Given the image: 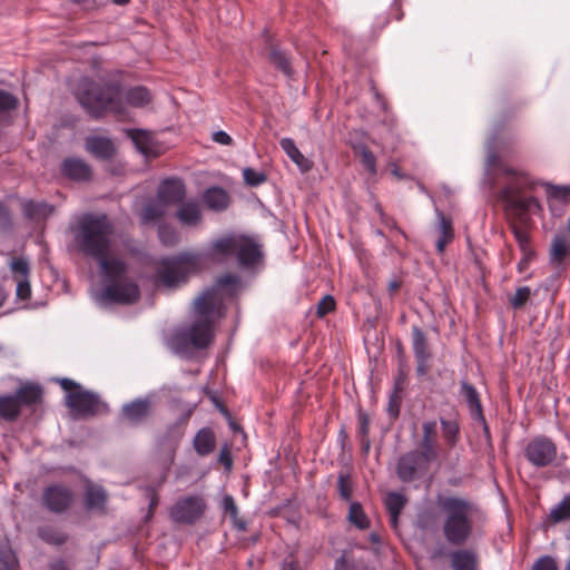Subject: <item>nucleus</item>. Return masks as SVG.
Here are the masks:
<instances>
[{
	"instance_id": "obj_1",
	"label": "nucleus",
	"mask_w": 570,
	"mask_h": 570,
	"mask_svg": "<svg viewBox=\"0 0 570 570\" xmlns=\"http://www.w3.org/2000/svg\"><path fill=\"white\" fill-rule=\"evenodd\" d=\"M112 226L106 215L85 214L78 223L75 242L87 256L98 262L106 282L102 291L92 295L101 306L112 303L132 304L138 301V285L127 277V264L116 256L111 243Z\"/></svg>"
},
{
	"instance_id": "obj_2",
	"label": "nucleus",
	"mask_w": 570,
	"mask_h": 570,
	"mask_svg": "<svg viewBox=\"0 0 570 570\" xmlns=\"http://www.w3.org/2000/svg\"><path fill=\"white\" fill-rule=\"evenodd\" d=\"M498 153H504V144L492 136L487 141L483 185L489 189L500 186L499 198L514 219L511 229L520 250L533 249L527 227L530 216L540 214L542 207L535 197L528 196L525 193L532 190L537 183L525 171L504 164Z\"/></svg>"
},
{
	"instance_id": "obj_3",
	"label": "nucleus",
	"mask_w": 570,
	"mask_h": 570,
	"mask_svg": "<svg viewBox=\"0 0 570 570\" xmlns=\"http://www.w3.org/2000/svg\"><path fill=\"white\" fill-rule=\"evenodd\" d=\"M238 282L237 275L226 274L194 301L193 323L174 337L176 353L185 354L189 347L205 348L213 342L215 322L224 316V299L234 295Z\"/></svg>"
},
{
	"instance_id": "obj_4",
	"label": "nucleus",
	"mask_w": 570,
	"mask_h": 570,
	"mask_svg": "<svg viewBox=\"0 0 570 570\" xmlns=\"http://www.w3.org/2000/svg\"><path fill=\"white\" fill-rule=\"evenodd\" d=\"M76 97L92 118H100L106 111L121 115L126 107L142 108L151 101V94L144 86L129 87L124 90L114 83L100 87L86 77L79 80Z\"/></svg>"
},
{
	"instance_id": "obj_5",
	"label": "nucleus",
	"mask_w": 570,
	"mask_h": 570,
	"mask_svg": "<svg viewBox=\"0 0 570 570\" xmlns=\"http://www.w3.org/2000/svg\"><path fill=\"white\" fill-rule=\"evenodd\" d=\"M236 237L237 234H229L213 240L205 254L183 252L161 258L158 263L156 281L166 288H174L186 283L191 274L203 268L206 257L220 259L234 255Z\"/></svg>"
},
{
	"instance_id": "obj_6",
	"label": "nucleus",
	"mask_w": 570,
	"mask_h": 570,
	"mask_svg": "<svg viewBox=\"0 0 570 570\" xmlns=\"http://www.w3.org/2000/svg\"><path fill=\"white\" fill-rule=\"evenodd\" d=\"M436 505L443 515L442 533L445 541L451 546L464 544L473 533L478 505L456 495H438Z\"/></svg>"
},
{
	"instance_id": "obj_7",
	"label": "nucleus",
	"mask_w": 570,
	"mask_h": 570,
	"mask_svg": "<svg viewBox=\"0 0 570 570\" xmlns=\"http://www.w3.org/2000/svg\"><path fill=\"white\" fill-rule=\"evenodd\" d=\"M62 390L66 392V404L75 416H90L104 412L106 404L87 390H83L78 383L70 379H57Z\"/></svg>"
},
{
	"instance_id": "obj_8",
	"label": "nucleus",
	"mask_w": 570,
	"mask_h": 570,
	"mask_svg": "<svg viewBox=\"0 0 570 570\" xmlns=\"http://www.w3.org/2000/svg\"><path fill=\"white\" fill-rule=\"evenodd\" d=\"M205 508V501L200 495H189L174 504L170 517L175 522L191 524L203 515Z\"/></svg>"
},
{
	"instance_id": "obj_9",
	"label": "nucleus",
	"mask_w": 570,
	"mask_h": 570,
	"mask_svg": "<svg viewBox=\"0 0 570 570\" xmlns=\"http://www.w3.org/2000/svg\"><path fill=\"white\" fill-rule=\"evenodd\" d=\"M434 460V458L424 455L422 452L411 451L399 459L397 476L404 482H410L419 474L424 473Z\"/></svg>"
},
{
	"instance_id": "obj_10",
	"label": "nucleus",
	"mask_w": 570,
	"mask_h": 570,
	"mask_svg": "<svg viewBox=\"0 0 570 570\" xmlns=\"http://www.w3.org/2000/svg\"><path fill=\"white\" fill-rule=\"evenodd\" d=\"M72 501V491L69 488L59 484L46 488L41 497L42 505L47 510L58 514L67 511Z\"/></svg>"
},
{
	"instance_id": "obj_11",
	"label": "nucleus",
	"mask_w": 570,
	"mask_h": 570,
	"mask_svg": "<svg viewBox=\"0 0 570 570\" xmlns=\"http://www.w3.org/2000/svg\"><path fill=\"white\" fill-rule=\"evenodd\" d=\"M237 263L243 268H253L262 259L261 245L253 238L237 234L235 254Z\"/></svg>"
},
{
	"instance_id": "obj_12",
	"label": "nucleus",
	"mask_w": 570,
	"mask_h": 570,
	"mask_svg": "<svg viewBox=\"0 0 570 570\" xmlns=\"http://www.w3.org/2000/svg\"><path fill=\"white\" fill-rule=\"evenodd\" d=\"M557 455V449L552 441L546 438H537L525 448L527 459L535 466L550 464Z\"/></svg>"
},
{
	"instance_id": "obj_13",
	"label": "nucleus",
	"mask_w": 570,
	"mask_h": 570,
	"mask_svg": "<svg viewBox=\"0 0 570 570\" xmlns=\"http://www.w3.org/2000/svg\"><path fill=\"white\" fill-rule=\"evenodd\" d=\"M10 269L13 279L17 283V298L23 302L28 301L31 295V287L29 283V262L23 257L13 258L10 263Z\"/></svg>"
},
{
	"instance_id": "obj_14",
	"label": "nucleus",
	"mask_w": 570,
	"mask_h": 570,
	"mask_svg": "<svg viewBox=\"0 0 570 570\" xmlns=\"http://www.w3.org/2000/svg\"><path fill=\"white\" fill-rule=\"evenodd\" d=\"M547 193L549 209L553 216H561L570 202V186L543 184Z\"/></svg>"
},
{
	"instance_id": "obj_15",
	"label": "nucleus",
	"mask_w": 570,
	"mask_h": 570,
	"mask_svg": "<svg viewBox=\"0 0 570 570\" xmlns=\"http://www.w3.org/2000/svg\"><path fill=\"white\" fill-rule=\"evenodd\" d=\"M412 346H413V353L416 358V373L420 376H423L426 374L429 370V358L430 353L428 350V342L424 332L417 327L414 326L412 328Z\"/></svg>"
},
{
	"instance_id": "obj_16",
	"label": "nucleus",
	"mask_w": 570,
	"mask_h": 570,
	"mask_svg": "<svg viewBox=\"0 0 570 570\" xmlns=\"http://www.w3.org/2000/svg\"><path fill=\"white\" fill-rule=\"evenodd\" d=\"M185 194V185L180 179L168 178L159 184L157 197L168 207L181 202Z\"/></svg>"
},
{
	"instance_id": "obj_17",
	"label": "nucleus",
	"mask_w": 570,
	"mask_h": 570,
	"mask_svg": "<svg viewBox=\"0 0 570 570\" xmlns=\"http://www.w3.org/2000/svg\"><path fill=\"white\" fill-rule=\"evenodd\" d=\"M126 134L131 139L137 150L145 157L157 156V146L151 132L142 129H126Z\"/></svg>"
},
{
	"instance_id": "obj_18",
	"label": "nucleus",
	"mask_w": 570,
	"mask_h": 570,
	"mask_svg": "<svg viewBox=\"0 0 570 570\" xmlns=\"http://www.w3.org/2000/svg\"><path fill=\"white\" fill-rule=\"evenodd\" d=\"M63 176L76 181H86L91 177V169L80 158H67L61 165Z\"/></svg>"
},
{
	"instance_id": "obj_19",
	"label": "nucleus",
	"mask_w": 570,
	"mask_h": 570,
	"mask_svg": "<svg viewBox=\"0 0 570 570\" xmlns=\"http://www.w3.org/2000/svg\"><path fill=\"white\" fill-rule=\"evenodd\" d=\"M452 570H478V554L471 549H456L450 553Z\"/></svg>"
},
{
	"instance_id": "obj_20",
	"label": "nucleus",
	"mask_w": 570,
	"mask_h": 570,
	"mask_svg": "<svg viewBox=\"0 0 570 570\" xmlns=\"http://www.w3.org/2000/svg\"><path fill=\"white\" fill-rule=\"evenodd\" d=\"M279 145L283 151L298 167V169L302 173H307L312 169L313 163L301 153V150L297 148L295 141L292 138H282Z\"/></svg>"
},
{
	"instance_id": "obj_21",
	"label": "nucleus",
	"mask_w": 570,
	"mask_h": 570,
	"mask_svg": "<svg viewBox=\"0 0 570 570\" xmlns=\"http://www.w3.org/2000/svg\"><path fill=\"white\" fill-rule=\"evenodd\" d=\"M460 385V394L464 399L471 416L475 420L483 421L482 405L476 390L465 380L461 381Z\"/></svg>"
},
{
	"instance_id": "obj_22",
	"label": "nucleus",
	"mask_w": 570,
	"mask_h": 570,
	"mask_svg": "<svg viewBox=\"0 0 570 570\" xmlns=\"http://www.w3.org/2000/svg\"><path fill=\"white\" fill-rule=\"evenodd\" d=\"M86 148L94 156L108 159L115 154V146L111 139L101 136H91L86 139Z\"/></svg>"
},
{
	"instance_id": "obj_23",
	"label": "nucleus",
	"mask_w": 570,
	"mask_h": 570,
	"mask_svg": "<svg viewBox=\"0 0 570 570\" xmlns=\"http://www.w3.org/2000/svg\"><path fill=\"white\" fill-rule=\"evenodd\" d=\"M149 407L148 399H137L122 406V415L132 423H139L147 417Z\"/></svg>"
},
{
	"instance_id": "obj_24",
	"label": "nucleus",
	"mask_w": 570,
	"mask_h": 570,
	"mask_svg": "<svg viewBox=\"0 0 570 570\" xmlns=\"http://www.w3.org/2000/svg\"><path fill=\"white\" fill-rule=\"evenodd\" d=\"M438 215V225L436 232L439 234L438 239L435 242L436 250L442 254L445 250V247L449 243L452 242L454 237V232L452 228V223L441 212H436Z\"/></svg>"
},
{
	"instance_id": "obj_25",
	"label": "nucleus",
	"mask_w": 570,
	"mask_h": 570,
	"mask_svg": "<svg viewBox=\"0 0 570 570\" xmlns=\"http://www.w3.org/2000/svg\"><path fill=\"white\" fill-rule=\"evenodd\" d=\"M177 218L180 224L194 227L202 220V210L197 203H183L177 210Z\"/></svg>"
},
{
	"instance_id": "obj_26",
	"label": "nucleus",
	"mask_w": 570,
	"mask_h": 570,
	"mask_svg": "<svg viewBox=\"0 0 570 570\" xmlns=\"http://www.w3.org/2000/svg\"><path fill=\"white\" fill-rule=\"evenodd\" d=\"M53 212L55 207L43 202L27 200L23 203L24 215L36 222L45 220L50 217Z\"/></svg>"
},
{
	"instance_id": "obj_27",
	"label": "nucleus",
	"mask_w": 570,
	"mask_h": 570,
	"mask_svg": "<svg viewBox=\"0 0 570 570\" xmlns=\"http://www.w3.org/2000/svg\"><path fill=\"white\" fill-rule=\"evenodd\" d=\"M203 200L209 209L223 210L228 206L229 196L220 187H210L205 191Z\"/></svg>"
},
{
	"instance_id": "obj_28",
	"label": "nucleus",
	"mask_w": 570,
	"mask_h": 570,
	"mask_svg": "<svg viewBox=\"0 0 570 570\" xmlns=\"http://www.w3.org/2000/svg\"><path fill=\"white\" fill-rule=\"evenodd\" d=\"M167 210V206L158 198L150 199L140 213L142 224H153L160 219Z\"/></svg>"
},
{
	"instance_id": "obj_29",
	"label": "nucleus",
	"mask_w": 570,
	"mask_h": 570,
	"mask_svg": "<svg viewBox=\"0 0 570 570\" xmlns=\"http://www.w3.org/2000/svg\"><path fill=\"white\" fill-rule=\"evenodd\" d=\"M436 433V422L434 420L426 421L422 425V453L430 458L436 459V450L434 444V436Z\"/></svg>"
},
{
	"instance_id": "obj_30",
	"label": "nucleus",
	"mask_w": 570,
	"mask_h": 570,
	"mask_svg": "<svg viewBox=\"0 0 570 570\" xmlns=\"http://www.w3.org/2000/svg\"><path fill=\"white\" fill-rule=\"evenodd\" d=\"M107 501L106 491L98 485L89 484L86 488L85 505L88 510H102Z\"/></svg>"
},
{
	"instance_id": "obj_31",
	"label": "nucleus",
	"mask_w": 570,
	"mask_h": 570,
	"mask_svg": "<svg viewBox=\"0 0 570 570\" xmlns=\"http://www.w3.org/2000/svg\"><path fill=\"white\" fill-rule=\"evenodd\" d=\"M570 253V237L564 233L557 234L551 244L550 261L552 263H561Z\"/></svg>"
},
{
	"instance_id": "obj_32",
	"label": "nucleus",
	"mask_w": 570,
	"mask_h": 570,
	"mask_svg": "<svg viewBox=\"0 0 570 570\" xmlns=\"http://www.w3.org/2000/svg\"><path fill=\"white\" fill-rule=\"evenodd\" d=\"M194 448L199 455H207L215 448V435L210 429H200L194 439Z\"/></svg>"
},
{
	"instance_id": "obj_33",
	"label": "nucleus",
	"mask_w": 570,
	"mask_h": 570,
	"mask_svg": "<svg viewBox=\"0 0 570 570\" xmlns=\"http://www.w3.org/2000/svg\"><path fill=\"white\" fill-rule=\"evenodd\" d=\"M442 438L449 448L456 445L460 439V424L456 419L440 417Z\"/></svg>"
},
{
	"instance_id": "obj_34",
	"label": "nucleus",
	"mask_w": 570,
	"mask_h": 570,
	"mask_svg": "<svg viewBox=\"0 0 570 570\" xmlns=\"http://www.w3.org/2000/svg\"><path fill=\"white\" fill-rule=\"evenodd\" d=\"M20 401L16 395L0 396V419L13 421L20 413Z\"/></svg>"
},
{
	"instance_id": "obj_35",
	"label": "nucleus",
	"mask_w": 570,
	"mask_h": 570,
	"mask_svg": "<svg viewBox=\"0 0 570 570\" xmlns=\"http://www.w3.org/2000/svg\"><path fill=\"white\" fill-rule=\"evenodd\" d=\"M406 503V498L399 492H389L385 497V505L391 517V523L396 527L399 515Z\"/></svg>"
},
{
	"instance_id": "obj_36",
	"label": "nucleus",
	"mask_w": 570,
	"mask_h": 570,
	"mask_svg": "<svg viewBox=\"0 0 570 570\" xmlns=\"http://www.w3.org/2000/svg\"><path fill=\"white\" fill-rule=\"evenodd\" d=\"M42 394V390L37 384H24L20 386V389L17 391V397L20 401L21 404H35L38 401H40Z\"/></svg>"
},
{
	"instance_id": "obj_37",
	"label": "nucleus",
	"mask_w": 570,
	"mask_h": 570,
	"mask_svg": "<svg viewBox=\"0 0 570 570\" xmlns=\"http://www.w3.org/2000/svg\"><path fill=\"white\" fill-rule=\"evenodd\" d=\"M347 520L360 530H364L370 527V520L358 502H352L350 504Z\"/></svg>"
},
{
	"instance_id": "obj_38",
	"label": "nucleus",
	"mask_w": 570,
	"mask_h": 570,
	"mask_svg": "<svg viewBox=\"0 0 570 570\" xmlns=\"http://www.w3.org/2000/svg\"><path fill=\"white\" fill-rule=\"evenodd\" d=\"M549 519L552 523L570 520V493L564 494L561 501L551 509Z\"/></svg>"
},
{
	"instance_id": "obj_39",
	"label": "nucleus",
	"mask_w": 570,
	"mask_h": 570,
	"mask_svg": "<svg viewBox=\"0 0 570 570\" xmlns=\"http://www.w3.org/2000/svg\"><path fill=\"white\" fill-rule=\"evenodd\" d=\"M38 535L47 543L61 546L67 540V534L52 527H42L38 529Z\"/></svg>"
},
{
	"instance_id": "obj_40",
	"label": "nucleus",
	"mask_w": 570,
	"mask_h": 570,
	"mask_svg": "<svg viewBox=\"0 0 570 570\" xmlns=\"http://www.w3.org/2000/svg\"><path fill=\"white\" fill-rule=\"evenodd\" d=\"M222 509L224 510L225 513L229 514L234 525L238 530H240V531L245 530L246 524L243 520L238 519V509H237L235 500L232 495H229V494L224 495V498L222 499Z\"/></svg>"
},
{
	"instance_id": "obj_41",
	"label": "nucleus",
	"mask_w": 570,
	"mask_h": 570,
	"mask_svg": "<svg viewBox=\"0 0 570 570\" xmlns=\"http://www.w3.org/2000/svg\"><path fill=\"white\" fill-rule=\"evenodd\" d=\"M18 559L8 546L0 547V570H18Z\"/></svg>"
},
{
	"instance_id": "obj_42",
	"label": "nucleus",
	"mask_w": 570,
	"mask_h": 570,
	"mask_svg": "<svg viewBox=\"0 0 570 570\" xmlns=\"http://www.w3.org/2000/svg\"><path fill=\"white\" fill-rule=\"evenodd\" d=\"M355 153L361 157L362 166L371 174H376V159L373 153L365 146L355 147Z\"/></svg>"
},
{
	"instance_id": "obj_43",
	"label": "nucleus",
	"mask_w": 570,
	"mask_h": 570,
	"mask_svg": "<svg viewBox=\"0 0 570 570\" xmlns=\"http://www.w3.org/2000/svg\"><path fill=\"white\" fill-rule=\"evenodd\" d=\"M272 62L282 70L285 75H291L292 69L288 61V58L285 52L278 49H272L269 53Z\"/></svg>"
},
{
	"instance_id": "obj_44",
	"label": "nucleus",
	"mask_w": 570,
	"mask_h": 570,
	"mask_svg": "<svg viewBox=\"0 0 570 570\" xmlns=\"http://www.w3.org/2000/svg\"><path fill=\"white\" fill-rule=\"evenodd\" d=\"M158 236L160 242L166 246H173L178 242V234L177 232L167 225H161L158 228Z\"/></svg>"
},
{
	"instance_id": "obj_45",
	"label": "nucleus",
	"mask_w": 570,
	"mask_h": 570,
	"mask_svg": "<svg viewBox=\"0 0 570 570\" xmlns=\"http://www.w3.org/2000/svg\"><path fill=\"white\" fill-rule=\"evenodd\" d=\"M243 178L247 185L258 186L266 180V175L263 171L247 167L243 170Z\"/></svg>"
},
{
	"instance_id": "obj_46",
	"label": "nucleus",
	"mask_w": 570,
	"mask_h": 570,
	"mask_svg": "<svg viewBox=\"0 0 570 570\" xmlns=\"http://www.w3.org/2000/svg\"><path fill=\"white\" fill-rule=\"evenodd\" d=\"M531 295L529 286L519 287L514 295L510 298V303L514 308L522 307Z\"/></svg>"
},
{
	"instance_id": "obj_47",
	"label": "nucleus",
	"mask_w": 570,
	"mask_h": 570,
	"mask_svg": "<svg viewBox=\"0 0 570 570\" xmlns=\"http://www.w3.org/2000/svg\"><path fill=\"white\" fill-rule=\"evenodd\" d=\"M338 492L342 499L350 501L352 497V487L350 475L341 473L338 475Z\"/></svg>"
},
{
	"instance_id": "obj_48",
	"label": "nucleus",
	"mask_w": 570,
	"mask_h": 570,
	"mask_svg": "<svg viewBox=\"0 0 570 570\" xmlns=\"http://www.w3.org/2000/svg\"><path fill=\"white\" fill-rule=\"evenodd\" d=\"M17 105L18 99L12 94L0 89V111L12 110Z\"/></svg>"
},
{
	"instance_id": "obj_49",
	"label": "nucleus",
	"mask_w": 570,
	"mask_h": 570,
	"mask_svg": "<svg viewBox=\"0 0 570 570\" xmlns=\"http://www.w3.org/2000/svg\"><path fill=\"white\" fill-rule=\"evenodd\" d=\"M531 570H558V564L551 556H542L533 563Z\"/></svg>"
},
{
	"instance_id": "obj_50",
	"label": "nucleus",
	"mask_w": 570,
	"mask_h": 570,
	"mask_svg": "<svg viewBox=\"0 0 570 570\" xmlns=\"http://www.w3.org/2000/svg\"><path fill=\"white\" fill-rule=\"evenodd\" d=\"M368 425H370L368 416L365 413H360V415H358V432L363 439L362 442L365 445L364 450L366 452L368 451V448H370L368 440H365L368 434Z\"/></svg>"
},
{
	"instance_id": "obj_51",
	"label": "nucleus",
	"mask_w": 570,
	"mask_h": 570,
	"mask_svg": "<svg viewBox=\"0 0 570 570\" xmlns=\"http://www.w3.org/2000/svg\"><path fill=\"white\" fill-rule=\"evenodd\" d=\"M335 308V301L331 295L324 296L317 305V313L320 316L332 312Z\"/></svg>"
},
{
	"instance_id": "obj_52",
	"label": "nucleus",
	"mask_w": 570,
	"mask_h": 570,
	"mask_svg": "<svg viewBox=\"0 0 570 570\" xmlns=\"http://www.w3.org/2000/svg\"><path fill=\"white\" fill-rule=\"evenodd\" d=\"M534 256H535L534 249H527V250L522 252V257L518 263V271L520 273H523L524 271H527V268L529 267V265L532 262V259L534 258Z\"/></svg>"
},
{
	"instance_id": "obj_53",
	"label": "nucleus",
	"mask_w": 570,
	"mask_h": 570,
	"mask_svg": "<svg viewBox=\"0 0 570 570\" xmlns=\"http://www.w3.org/2000/svg\"><path fill=\"white\" fill-rule=\"evenodd\" d=\"M213 140L223 146H229L233 142L232 137L224 130H218L213 134Z\"/></svg>"
},
{
	"instance_id": "obj_54",
	"label": "nucleus",
	"mask_w": 570,
	"mask_h": 570,
	"mask_svg": "<svg viewBox=\"0 0 570 570\" xmlns=\"http://www.w3.org/2000/svg\"><path fill=\"white\" fill-rule=\"evenodd\" d=\"M9 223V213L6 206L0 202V226H4Z\"/></svg>"
},
{
	"instance_id": "obj_55",
	"label": "nucleus",
	"mask_w": 570,
	"mask_h": 570,
	"mask_svg": "<svg viewBox=\"0 0 570 570\" xmlns=\"http://www.w3.org/2000/svg\"><path fill=\"white\" fill-rule=\"evenodd\" d=\"M50 570H69L65 560L58 559L51 562Z\"/></svg>"
},
{
	"instance_id": "obj_56",
	"label": "nucleus",
	"mask_w": 570,
	"mask_h": 570,
	"mask_svg": "<svg viewBox=\"0 0 570 570\" xmlns=\"http://www.w3.org/2000/svg\"><path fill=\"white\" fill-rule=\"evenodd\" d=\"M220 460H222V462H224V464L226 465L227 469H229L232 466V461L228 456H225L224 454H222Z\"/></svg>"
},
{
	"instance_id": "obj_57",
	"label": "nucleus",
	"mask_w": 570,
	"mask_h": 570,
	"mask_svg": "<svg viewBox=\"0 0 570 570\" xmlns=\"http://www.w3.org/2000/svg\"><path fill=\"white\" fill-rule=\"evenodd\" d=\"M399 288V283L397 282H391L390 283V291L391 292H394Z\"/></svg>"
},
{
	"instance_id": "obj_58",
	"label": "nucleus",
	"mask_w": 570,
	"mask_h": 570,
	"mask_svg": "<svg viewBox=\"0 0 570 570\" xmlns=\"http://www.w3.org/2000/svg\"><path fill=\"white\" fill-rule=\"evenodd\" d=\"M563 233L570 237V217L567 220L566 230Z\"/></svg>"
},
{
	"instance_id": "obj_59",
	"label": "nucleus",
	"mask_w": 570,
	"mask_h": 570,
	"mask_svg": "<svg viewBox=\"0 0 570 570\" xmlns=\"http://www.w3.org/2000/svg\"><path fill=\"white\" fill-rule=\"evenodd\" d=\"M392 174H393L394 176H396L397 178H402V175H401V173H400V170H399V168H397V167H394V168L392 169Z\"/></svg>"
},
{
	"instance_id": "obj_60",
	"label": "nucleus",
	"mask_w": 570,
	"mask_h": 570,
	"mask_svg": "<svg viewBox=\"0 0 570 570\" xmlns=\"http://www.w3.org/2000/svg\"><path fill=\"white\" fill-rule=\"evenodd\" d=\"M129 1L130 0H112L114 3L120 4V6L127 4Z\"/></svg>"
},
{
	"instance_id": "obj_61",
	"label": "nucleus",
	"mask_w": 570,
	"mask_h": 570,
	"mask_svg": "<svg viewBox=\"0 0 570 570\" xmlns=\"http://www.w3.org/2000/svg\"><path fill=\"white\" fill-rule=\"evenodd\" d=\"M173 460H174V451L170 450L169 458H168L169 463H171Z\"/></svg>"
},
{
	"instance_id": "obj_62",
	"label": "nucleus",
	"mask_w": 570,
	"mask_h": 570,
	"mask_svg": "<svg viewBox=\"0 0 570 570\" xmlns=\"http://www.w3.org/2000/svg\"><path fill=\"white\" fill-rule=\"evenodd\" d=\"M156 504H157L156 500H154V499H153V500L150 501V508H154Z\"/></svg>"
},
{
	"instance_id": "obj_63",
	"label": "nucleus",
	"mask_w": 570,
	"mask_h": 570,
	"mask_svg": "<svg viewBox=\"0 0 570 570\" xmlns=\"http://www.w3.org/2000/svg\"><path fill=\"white\" fill-rule=\"evenodd\" d=\"M564 570H570V558H569V561H568Z\"/></svg>"
}]
</instances>
